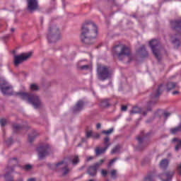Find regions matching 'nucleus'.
<instances>
[{
  "instance_id": "28",
  "label": "nucleus",
  "mask_w": 181,
  "mask_h": 181,
  "mask_svg": "<svg viewBox=\"0 0 181 181\" xmlns=\"http://www.w3.org/2000/svg\"><path fill=\"white\" fill-rule=\"evenodd\" d=\"M121 150V145L117 144L116 145L112 150L111 153L114 154V153H118V152H119V151Z\"/></svg>"
},
{
  "instance_id": "46",
  "label": "nucleus",
  "mask_w": 181,
  "mask_h": 181,
  "mask_svg": "<svg viewBox=\"0 0 181 181\" xmlns=\"http://www.w3.org/2000/svg\"><path fill=\"white\" fill-rule=\"evenodd\" d=\"M93 159H94V157L93 156L87 157V162H90V160H93Z\"/></svg>"
},
{
  "instance_id": "11",
  "label": "nucleus",
  "mask_w": 181,
  "mask_h": 181,
  "mask_svg": "<svg viewBox=\"0 0 181 181\" xmlns=\"http://www.w3.org/2000/svg\"><path fill=\"white\" fill-rule=\"evenodd\" d=\"M32 57V52L28 53H23L20 55L14 56V66H18L21 63H23V62H26L28 59H30Z\"/></svg>"
},
{
  "instance_id": "4",
  "label": "nucleus",
  "mask_w": 181,
  "mask_h": 181,
  "mask_svg": "<svg viewBox=\"0 0 181 181\" xmlns=\"http://www.w3.org/2000/svg\"><path fill=\"white\" fill-rule=\"evenodd\" d=\"M17 95H20L22 100H27L30 104L33 105L34 108H40L42 107V100L37 95L19 92L17 93Z\"/></svg>"
},
{
  "instance_id": "29",
  "label": "nucleus",
  "mask_w": 181,
  "mask_h": 181,
  "mask_svg": "<svg viewBox=\"0 0 181 181\" xmlns=\"http://www.w3.org/2000/svg\"><path fill=\"white\" fill-rule=\"evenodd\" d=\"M173 45H174L175 47L177 49L179 46H180V40L177 38H175L172 41Z\"/></svg>"
},
{
  "instance_id": "17",
  "label": "nucleus",
  "mask_w": 181,
  "mask_h": 181,
  "mask_svg": "<svg viewBox=\"0 0 181 181\" xmlns=\"http://www.w3.org/2000/svg\"><path fill=\"white\" fill-rule=\"evenodd\" d=\"M175 175V171H167L165 173L160 174L158 177L161 179L162 181H171L172 177Z\"/></svg>"
},
{
  "instance_id": "44",
  "label": "nucleus",
  "mask_w": 181,
  "mask_h": 181,
  "mask_svg": "<svg viewBox=\"0 0 181 181\" xmlns=\"http://www.w3.org/2000/svg\"><path fill=\"white\" fill-rule=\"evenodd\" d=\"M163 115H164L165 118L167 119L168 117H170V112H165L163 113Z\"/></svg>"
},
{
  "instance_id": "48",
  "label": "nucleus",
  "mask_w": 181,
  "mask_h": 181,
  "mask_svg": "<svg viewBox=\"0 0 181 181\" xmlns=\"http://www.w3.org/2000/svg\"><path fill=\"white\" fill-rule=\"evenodd\" d=\"M96 128H97V129H100V128H101V124L98 123V124H96Z\"/></svg>"
},
{
  "instance_id": "12",
  "label": "nucleus",
  "mask_w": 181,
  "mask_h": 181,
  "mask_svg": "<svg viewBox=\"0 0 181 181\" xmlns=\"http://www.w3.org/2000/svg\"><path fill=\"white\" fill-rule=\"evenodd\" d=\"M37 151L38 152V156L40 159H43L48 155H50V145L45 144L44 146H40L37 148Z\"/></svg>"
},
{
  "instance_id": "21",
  "label": "nucleus",
  "mask_w": 181,
  "mask_h": 181,
  "mask_svg": "<svg viewBox=\"0 0 181 181\" xmlns=\"http://www.w3.org/2000/svg\"><path fill=\"white\" fill-rule=\"evenodd\" d=\"M139 54L141 57H148V51H146V48H145V45H142L140 49L138 50Z\"/></svg>"
},
{
  "instance_id": "2",
  "label": "nucleus",
  "mask_w": 181,
  "mask_h": 181,
  "mask_svg": "<svg viewBox=\"0 0 181 181\" xmlns=\"http://www.w3.org/2000/svg\"><path fill=\"white\" fill-rule=\"evenodd\" d=\"M112 54L113 57H116L120 62L124 60H127V62H131L132 60V56L131 55V49L127 46H123L121 47L119 45H116L113 47L112 50Z\"/></svg>"
},
{
  "instance_id": "8",
  "label": "nucleus",
  "mask_w": 181,
  "mask_h": 181,
  "mask_svg": "<svg viewBox=\"0 0 181 181\" xmlns=\"http://www.w3.org/2000/svg\"><path fill=\"white\" fill-rule=\"evenodd\" d=\"M0 90L4 95H12V86L9 85L6 81L0 78Z\"/></svg>"
},
{
  "instance_id": "14",
  "label": "nucleus",
  "mask_w": 181,
  "mask_h": 181,
  "mask_svg": "<svg viewBox=\"0 0 181 181\" xmlns=\"http://www.w3.org/2000/svg\"><path fill=\"white\" fill-rule=\"evenodd\" d=\"M103 144L105 145L104 148L96 147L95 148V154L96 156H100V155H103V153H105V151L111 146V143H110V136H106L103 139Z\"/></svg>"
},
{
  "instance_id": "22",
  "label": "nucleus",
  "mask_w": 181,
  "mask_h": 181,
  "mask_svg": "<svg viewBox=\"0 0 181 181\" xmlns=\"http://www.w3.org/2000/svg\"><path fill=\"white\" fill-rule=\"evenodd\" d=\"M12 128H13V132H19V131H21L23 129V127H22V125H21V124L13 123L12 124Z\"/></svg>"
},
{
  "instance_id": "19",
  "label": "nucleus",
  "mask_w": 181,
  "mask_h": 181,
  "mask_svg": "<svg viewBox=\"0 0 181 181\" xmlns=\"http://www.w3.org/2000/svg\"><path fill=\"white\" fill-rule=\"evenodd\" d=\"M83 107H84V102L83 100L78 101L73 108L74 112H78L81 111V110H83Z\"/></svg>"
},
{
  "instance_id": "23",
  "label": "nucleus",
  "mask_w": 181,
  "mask_h": 181,
  "mask_svg": "<svg viewBox=\"0 0 181 181\" xmlns=\"http://www.w3.org/2000/svg\"><path fill=\"white\" fill-rule=\"evenodd\" d=\"M18 163H19V161L18 160V158L16 157L13 158H10L8 160V164L11 166H16Z\"/></svg>"
},
{
  "instance_id": "43",
  "label": "nucleus",
  "mask_w": 181,
  "mask_h": 181,
  "mask_svg": "<svg viewBox=\"0 0 181 181\" xmlns=\"http://www.w3.org/2000/svg\"><path fill=\"white\" fill-rule=\"evenodd\" d=\"M128 110V107L127 105H122L121 111H127Z\"/></svg>"
},
{
  "instance_id": "3",
  "label": "nucleus",
  "mask_w": 181,
  "mask_h": 181,
  "mask_svg": "<svg viewBox=\"0 0 181 181\" xmlns=\"http://www.w3.org/2000/svg\"><path fill=\"white\" fill-rule=\"evenodd\" d=\"M166 90L167 93H169V91H172V90H179L180 88V86L177 83V82H173V81H168L165 84V88L163 87V84H160L156 91L151 94V100H156L162 94L163 90Z\"/></svg>"
},
{
  "instance_id": "15",
  "label": "nucleus",
  "mask_w": 181,
  "mask_h": 181,
  "mask_svg": "<svg viewBox=\"0 0 181 181\" xmlns=\"http://www.w3.org/2000/svg\"><path fill=\"white\" fill-rule=\"evenodd\" d=\"M170 26L172 30L181 33V18L170 20Z\"/></svg>"
},
{
  "instance_id": "47",
  "label": "nucleus",
  "mask_w": 181,
  "mask_h": 181,
  "mask_svg": "<svg viewBox=\"0 0 181 181\" xmlns=\"http://www.w3.org/2000/svg\"><path fill=\"white\" fill-rule=\"evenodd\" d=\"M179 93H180L179 90H175V91L173 92V95H176Z\"/></svg>"
},
{
  "instance_id": "13",
  "label": "nucleus",
  "mask_w": 181,
  "mask_h": 181,
  "mask_svg": "<svg viewBox=\"0 0 181 181\" xmlns=\"http://www.w3.org/2000/svg\"><path fill=\"white\" fill-rule=\"evenodd\" d=\"M27 11L30 13H33L36 11H39V1L38 0H26Z\"/></svg>"
},
{
  "instance_id": "42",
  "label": "nucleus",
  "mask_w": 181,
  "mask_h": 181,
  "mask_svg": "<svg viewBox=\"0 0 181 181\" xmlns=\"http://www.w3.org/2000/svg\"><path fill=\"white\" fill-rule=\"evenodd\" d=\"M24 170H30L32 169V165H25L23 168Z\"/></svg>"
},
{
  "instance_id": "55",
  "label": "nucleus",
  "mask_w": 181,
  "mask_h": 181,
  "mask_svg": "<svg viewBox=\"0 0 181 181\" xmlns=\"http://www.w3.org/2000/svg\"><path fill=\"white\" fill-rule=\"evenodd\" d=\"M13 168H11V172H13Z\"/></svg>"
},
{
  "instance_id": "51",
  "label": "nucleus",
  "mask_w": 181,
  "mask_h": 181,
  "mask_svg": "<svg viewBox=\"0 0 181 181\" xmlns=\"http://www.w3.org/2000/svg\"><path fill=\"white\" fill-rule=\"evenodd\" d=\"M17 181H23V179L19 178Z\"/></svg>"
},
{
  "instance_id": "50",
  "label": "nucleus",
  "mask_w": 181,
  "mask_h": 181,
  "mask_svg": "<svg viewBox=\"0 0 181 181\" xmlns=\"http://www.w3.org/2000/svg\"><path fill=\"white\" fill-rule=\"evenodd\" d=\"M13 32H15V28H13L11 29V33H13Z\"/></svg>"
},
{
  "instance_id": "30",
  "label": "nucleus",
  "mask_w": 181,
  "mask_h": 181,
  "mask_svg": "<svg viewBox=\"0 0 181 181\" xmlns=\"http://www.w3.org/2000/svg\"><path fill=\"white\" fill-rule=\"evenodd\" d=\"M62 169L63 170H64L62 173L63 176H66V175H68L69 172H70V169H69V168L67 167V164H65Z\"/></svg>"
},
{
  "instance_id": "56",
  "label": "nucleus",
  "mask_w": 181,
  "mask_h": 181,
  "mask_svg": "<svg viewBox=\"0 0 181 181\" xmlns=\"http://www.w3.org/2000/svg\"><path fill=\"white\" fill-rule=\"evenodd\" d=\"M149 135V133H147L146 136Z\"/></svg>"
},
{
  "instance_id": "37",
  "label": "nucleus",
  "mask_w": 181,
  "mask_h": 181,
  "mask_svg": "<svg viewBox=\"0 0 181 181\" xmlns=\"http://www.w3.org/2000/svg\"><path fill=\"white\" fill-rule=\"evenodd\" d=\"M100 173L103 177H107V175H108V171L107 170H101Z\"/></svg>"
},
{
  "instance_id": "54",
  "label": "nucleus",
  "mask_w": 181,
  "mask_h": 181,
  "mask_svg": "<svg viewBox=\"0 0 181 181\" xmlns=\"http://www.w3.org/2000/svg\"><path fill=\"white\" fill-rule=\"evenodd\" d=\"M82 142H84V139H82Z\"/></svg>"
},
{
  "instance_id": "6",
  "label": "nucleus",
  "mask_w": 181,
  "mask_h": 181,
  "mask_svg": "<svg viewBox=\"0 0 181 181\" xmlns=\"http://www.w3.org/2000/svg\"><path fill=\"white\" fill-rule=\"evenodd\" d=\"M158 100H151L147 103V110H144L142 108L139 107H134L130 111V114H142L144 117H146L148 115V111H152V107L156 104Z\"/></svg>"
},
{
  "instance_id": "45",
  "label": "nucleus",
  "mask_w": 181,
  "mask_h": 181,
  "mask_svg": "<svg viewBox=\"0 0 181 181\" xmlns=\"http://www.w3.org/2000/svg\"><path fill=\"white\" fill-rule=\"evenodd\" d=\"M81 70H87L88 69V65H83L81 66Z\"/></svg>"
},
{
  "instance_id": "35",
  "label": "nucleus",
  "mask_w": 181,
  "mask_h": 181,
  "mask_svg": "<svg viewBox=\"0 0 181 181\" xmlns=\"http://www.w3.org/2000/svg\"><path fill=\"white\" fill-rule=\"evenodd\" d=\"M12 144H13V139H12V137L8 138V139L6 141V146H11V145H12Z\"/></svg>"
},
{
  "instance_id": "36",
  "label": "nucleus",
  "mask_w": 181,
  "mask_h": 181,
  "mask_svg": "<svg viewBox=\"0 0 181 181\" xmlns=\"http://www.w3.org/2000/svg\"><path fill=\"white\" fill-rule=\"evenodd\" d=\"M110 176L115 179L117 177V170H110Z\"/></svg>"
},
{
  "instance_id": "24",
  "label": "nucleus",
  "mask_w": 181,
  "mask_h": 181,
  "mask_svg": "<svg viewBox=\"0 0 181 181\" xmlns=\"http://www.w3.org/2000/svg\"><path fill=\"white\" fill-rule=\"evenodd\" d=\"M177 132H181V123L177 127L170 129V133L173 135L177 134Z\"/></svg>"
},
{
  "instance_id": "31",
  "label": "nucleus",
  "mask_w": 181,
  "mask_h": 181,
  "mask_svg": "<svg viewBox=\"0 0 181 181\" xmlns=\"http://www.w3.org/2000/svg\"><path fill=\"white\" fill-rule=\"evenodd\" d=\"M173 141L175 142H178V144L175 146V151H179L181 148V140H179L176 138L173 139Z\"/></svg>"
},
{
  "instance_id": "16",
  "label": "nucleus",
  "mask_w": 181,
  "mask_h": 181,
  "mask_svg": "<svg viewBox=\"0 0 181 181\" xmlns=\"http://www.w3.org/2000/svg\"><path fill=\"white\" fill-rule=\"evenodd\" d=\"M145 138H146V136L145 135L144 132H141V136H138L136 137L139 144V151H142L144 148L148 146V142L145 141Z\"/></svg>"
},
{
  "instance_id": "25",
  "label": "nucleus",
  "mask_w": 181,
  "mask_h": 181,
  "mask_svg": "<svg viewBox=\"0 0 181 181\" xmlns=\"http://www.w3.org/2000/svg\"><path fill=\"white\" fill-rule=\"evenodd\" d=\"M36 136H37V134L36 132H33L32 134L28 135V142H30V144H32V142L35 141V138H36Z\"/></svg>"
},
{
  "instance_id": "49",
  "label": "nucleus",
  "mask_w": 181,
  "mask_h": 181,
  "mask_svg": "<svg viewBox=\"0 0 181 181\" xmlns=\"http://www.w3.org/2000/svg\"><path fill=\"white\" fill-rule=\"evenodd\" d=\"M28 181H36V180L35 178H30Z\"/></svg>"
},
{
  "instance_id": "7",
  "label": "nucleus",
  "mask_w": 181,
  "mask_h": 181,
  "mask_svg": "<svg viewBox=\"0 0 181 181\" xmlns=\"http://www.w3.org/2000/svg\"><path fill=\"white\" fill-rule=\"evenodd\" d=\"M97 71L98 78L102 81L107 80V78H109L110 76H111V74L110 73V69L105 66L98 65Z\"/></svg>"
},
{
  "instance_id": "41",
  "label": "nucleus",
  "mask_w": 181,
  "mask_h": 181,
  "mask_svg": "<svg viewBox=\"0 0 181 181\" xmlns=\"http://www.w3.org/2000/svg\"><path fill=\"white\" fill-rule=\"evenodd\" d=\"M92 138H93V139H100V134L95 133L93 134Z\"/></svg>"
},
{
  "instance_id": "39",
  "label": "nucleus",
  "mask_w": 181,
  "mask_h": 181,
  "mask_svg": "<svg viewBox=\"0 0 181 181\" xmlns=\"http://www.w3.org/2000/svg\"><path fill=\"white\" fill-rule=\"evenodd\" d=\"M86 138H91V136L93 137V132L92 131H86Z\"/></svg>"
},
{
  "instance_id": "38",
  "label": "nucleus",
  "mask_w": 181,
  "mask_h": 181,
  "mask_svg": "<svg viewBox=\"0 0 181 181\" xmlns=\"http://www.w3.org/2000/svg\"><path fill=\"white\" fill-rule=\"evenodd\" d=\"M6 122H8V120H6V119H0V124H1V127H5V125H6Z\"/></svg>"
},
{
  "instance_id": "52",
  "label": "nucleus",
  "mask_w": 181,
  "mask_h": 181,
  "mask_svg": "<svg viewBox=\"0 0 181 181\" xmlns=\"http://www.w3.org/2000/svg\"><path fill=\"white\" fill-rule=\"evenodd\" d=\"M168 156H172V154H170V153H168Z\"/></svg>"
},
{
  "instance_id": "5",
  "label": "nucleus",
  "mask_w": 181,
  "mask_h": 181,
  "mask_svg": "<svg viewBox=\"0 0 181 181\" xmlns=\"http://www.w3.org/2000/svg\"><path fill=\"white\" fill-rule=\"evenodd\" d=\"M47 39L49 43H54L60 39V34L59 33V28L56 25H52L49 28Z\"/></svg>"
},
{
  "instance_id": "33",
  "label": "nucleus",
  "mask_w": 181,
  "mask_h": 181,
  "mask_svg": "<svg viewBox=\"0 0 181 181\" xmlns=\"http://www.w3.org/2000/svg\"><path fill=\"white\" fill-rule=\"evenodd\" d=\"M114 132V129L111 128L108 130H103L102 131V134H104L105 135H110V134H112Z\"/></svg>"
},
{
  "instance_id": "53",
  "label": "nucleus",
  "mask_w": 181,
  "mask_h": 181,
  "mask_svg": "<svg viewBox=\"0 0 181 181\" xmlns=\"http://www.w3.org/2000/svg\"><path fill=\"white\" fill-rule=\"evenodd\" d=\"M81 169H84V166H82V167L81 168Z\"/></svg>"
},
{
  "instance_id": "34",
  "label": "nucleus",
  "mask_w": 181,
  "mask_h": 181,
  "mask_svg": "<svg viewBox=\"0 0 181 181\" xmlns=\"http://www.w3.org/2000/svg\"><path fill=\"white\" fill-rule=\"evenodd\" d=\"M30 90L32 91H37L39 90V86L35 83L30 85Z\"/></svg>"
},
{
  "instance_id": "26",
  "label": "nucleus",
  "mask_w": 181,
  "mask_h": 181,
  "mask_svg": "<svg viewBox=\"0 0 181 181\" xmlns=\"http://www.w3.org/2000/svg\"><path fill=\"white\" fill-rule=\"evenodd\" d=\"M100 106L103 107V108H107V107H110V102L108 99H105L101 101Z\"/></svg>"
},
{
  "instance_id": "10",
  "label": "nucleus",
  "mask_w": 181,
  "mask_h": 181,
  "mask_svg": "<svg viewBox=\"0 0 181 181\" xmlns=\"http://www.w3.org/2000/svg\"><path fill=\"white\" fill-rule=\"evenodd\" d=\"M105 160L101 159L98 162L95 163L93 165H90L87 168V173L91 177H95V176H97V171L100 168V167L104 163Z\"/></svg>"
},
{
  "instance_id": "1",
  "label": "nucleus",
  "mask_w": 181,
  "mask_h": 181,
  "mask_svg": "<svg viewBox=\"0 0 181 181\" xmlns=\"http://www.w3.org/2000/svg\"><path fill=\"white\" fill-rule=\"evenodd\" d=\"M97 36V25L93 23L85 22L81 30V38L82 43L90 46L94 43V39Z\"/></svg>"
},
{
  "instance_id": "32",
  "label": "nucleus",
  "mask_w": 181,
  "mask_h": 181,
  "mask_svg": "<svg viewBox=\"0 0 181 181\" xmlns=\"http://www.w3.org/2000/svg\"><path fill=\"white\" fill-rule=\"evenodd\" d=\"M4 177L6 179V181H13V177L11 176V173L9 172L5 174Z\"/></svg>"
},
{
  "instance_id": "9",
  "label": "nucleus",
  "mask_w": 181,
  "mask_h": 181,
  "mask_svg": "<svg viewBox=\"0 0 181 181\" xmlns=\"http://www.w3.org/2000/svg\"><path fill=\"white\" fill-rule=\"evenodd\" d=\"M149 45L156 59L160 60V58H159L160 55V44H159V41L158 40H152L149 42Z\"/></svg>"
},
{
  "instance_id": "18",
  "label": "nucleus",
  "mask_w": 181,
  "mask_h": 181,
  "mask_svg": "<svg viewBox=\"0 0 181 181\" xmlns=\"http://www.w3.org/2000/svg\"><path fill=\"white\" fill-rule=\"evenodd\" d=\"M67 164L64 160L59 161L57 164L51 165V169L52 170H56V172H60V170H63V168H64V165Z\"/></svg>"
},
{
  "instance_id": "20",
  "label": "nucleus",
  "mask_w": 181,
  "mask_h": 181,
  "mask_svg": "<svg viewBox=\"0 0 181 181\" xmlns=\"http://www.w3.org/2000/svg\"><path fill=\"white\" fill-rule=\"evenodd\" d=\"M159 166L160 169H163L164 170H166L169 166V160L167 158H164L161 160L160 162Z\"/></svg>"
},
{
  "instance_id": "27",
  "label": "nucleus",
  "mask_w": 181,
  "mask_h": 181,
  "mask_svg": "<svg viewBox=\"0 0 181 181\" xmlns=\"http://www.w3.org/2000/svg\"><path fill=\"white\" fill-rule=\"evenodd\" d=\"M71 162L74 165H76L78 163H80V158H78V156H74Z\"/></svg>"
},
{
  "instance_id": "40",
  "label": "nucleus",
  "mask_w": 181,
  "mask_h": 181,
  "mask_svg": "<svg viewBox=\"0 0 181 181\" xmlns=\"http://www.w3.org/2000/svg\"><path fill=\"white\" fill-rule=\"evenodd\" d=\"M118 158H115L112 160H110V161L109 162L108 165H107V168H110L112 165V163H114V162H116Z\"/></svg>"
}]
</instances>
